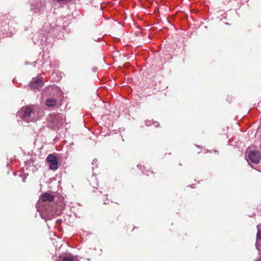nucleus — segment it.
I'll list each match as a JSON object with an SVG mask.
<instances>
[{"instance_id": "dca6fc26", "label": "nucleus", "mask_w": 261, "mask_h": 261, "mask_svg": "<svg viewBox=\"0 0 261 261\" xmlns=\"http://www.w3.org/2000/svg\"><path fill=\"white\" fill-rule=\"evenodd\" d=\"M25 178H23V181H24Z\"/></svg>"}, {"instance_id": "2eb2a0df", "label": "nucleus", "mask_w": 261, "mask_h": 261, "mask_svg": "<svg viewBox=\"0 0 261 261\" xmlns=\"http://www.w3.org/2000/svg\"><path fill=\"white\" fill-rule=\"evenodd\" d=\"M255 261H261V258L256 260Z\"/></svg>"}, {"instance_id": "0eeeda50", "label": "nucleus", "mask_w": 261, "mask_h": 261, "mask_svg": "<svg viewBox=\"0 0 261 261\" xmlns=\"http://www.w3.org/2000/svg\"><path fill=\"white\" fill-rule=\"evenodd\" d=\"M57 99L55 98H48L46 101V105L47 107H52L55 106L57 104Z\"/></svg>"}, {"instance_id": "9d476101", "label": "nucleus", "mask_w": 261, "mask_h": 261, "mask_svg": "<svg viewBox=\"0 0 261 261\" xmlns=\"http://www.w3.org/2000/svg\"><path fill=\"white\" fill-rule=\"evenodd\" d=\"M35 4V2H34V1H32V3H31V5H32V8L31 9L32 10H34L35 11V13H37L38 12V11L37 10V8H36L35 7H33V5Z\"/></svg>"}, {"instance_id": "423d86ee", "label": "nucleus", "mask_w": 261, "mask_h": 261, "mask_svg": "<svg viewBox=\"0 0 261 261\" xmlns=\"http://www.w3.org/2000/svg\"><path fill=\"white\" fill-rule=\"evenodd\" d=\"M54 199V196L48 193H45L42 195L40 200H39V204H42V202L44 203L48 202L53 201Z\"/></svg>"}, {"instance_id": "f3484780", "label": "nucleus", "mask_w": 261, "mask_h": 261, "mask_svg": "<svg viewBox=\"0 0 261 261\" xmlns=\"http://www.w3.org/2000/svg\"><path fill=\"white\" fill-rule=\"evenodd\" d=\"M257 228L258 229V228H259V225H257Z\"/></svg>"}, {"instance_id": "39448f33", "label": "nucleus", "mask_w": 261, "mask_h": 261, "mask_svg": "<svg viewBox=\"0 0 261 261\" xmlns=\"http://www.w3.org/2000/svg\"><path fill=\"white\" fill-rule=\"evenodd\" d=\"M43 83L42 81L37 77H34L32 79L30 84L31 89L34 91H39L43 87Z\"/></svg>"}, {"instance_id": "4468645a", "label": "nucleus", "mask_w": 261, "mask_h": 261, "mask_svg": "<svg viewBox=\"0 0 261 261\" xmlns=\"http://www.w3.org/2000/svg\"><path fill=\"white\" fill-rule=\"evenodd\" d=\"M97 161V160H94L93 161L92 164L93 165L94 163H96Z\"/></svg>"}, {"instance_id": "ddd939ff", "label": "nucleus", "mask_w": 261, "mask_h": 261, "mask_svg": "<svg viewBox=\"0 0 261 261\" xmlns=\"http://www.w3.org/2000/svg\"><path fill=\"white\" fill-rule=\"evenodd\" d=\"M153 124L155 125V127L158 126L159 125L158 122H154Z\"/></svg>"}, {"instance_id": "9b49d317", "label": "nucleus", "mask_w": 261, "mask_h": 261, "mask_svg": "<svg viewBox=\"0 0 261 261\" xmlns=\"http://www.w3.org/2000/svg\"><path fill=\"white\" fill-rule=\"evenodd\" d=\"M145 124L147 126H149V125H151V124H152V122L151 121H149V120H146L145 121Z\"/></svg>"}, {"instance_id": "1a4fd4ad", "label": "nucleus", "mask_w": 261, "mask_h": 261, "mask_svg": "<svg viewBox=\"0 0 261 261\" xmlns=\"http://www.w3.org/2000/svg\"><path fill=\"white\" fill-rule=\"evenodd\" d=\"M256 240H257V241L258 240H261V229L260 230L258 229V232H257V235H256Z\"/></svg>"}, {"instance_id": "7ed1b4c3", "label": "nucleus", "mask_w": 261, "mask_h": 261, "mask_svg": "<svg viewBox=\"0 0 261 261\" xmlns=\"http://www.w3.org/2000/svg\"><path fill=\"white\" fill-rule=\"evenodd\" d=\"M46 161L49 164V167L50 170L55 171L58 168V162L55 155L49 154L46 158Z\"/></svg>"}, {"instance_id": "6e6552de", "label": "nucleus", "mask_w": 261, "mask_h": 261, "mask_svg": "<svg viewBox=\"0 0 261 261\" xmlns=\"http://www.w3.org/2000/svg\"><path fill=\"white\" fill-rule=\"evenodd\" d=\"M62 261H75V258L73 256L69 255L64 257Z\"/></svg>"}, {"instance_id": "f03ea898", "label": "nucleus", "mask_w": 261, "mask_h": 261, "mask_svg": "<svg viewBox=\"0 0 261 261\" xmlns=\"http://www.w3.org/2000/svg\"><path fill=\"white\" fill-rule=\"evenodd\" d=\"M48 120L53 124V129H56L60 127L63 124L65 117L63 114H53L49 116Z\"/></svg>"}, {"instance_id": "20e7f679", "label": "nucleus", "mask_w": 261, "mask_h": 261, "mask_svg": "<svg viewBox=\"0 0 261 261\" xmlns=\"http://www.w3.org/2000/svg\"><path fill=\"white\" fill-rule=\"evenodd\" d=\"M248 156L250 162L254 164L259 163L261 159L260 152L257 150L251 151Z\"/></svg>"}, {"instance_id": "f257e3e1", "label": "nucleus", "mask_w": 261, "mask_h": 261, "mask_svg": "<svg viewBox=\"0 0 261 261\" xmlns=\"http://www.w3.org/2000/svg\"><path fill=\"white\" fill-rule=\"evenodd\" d=\"M22 119L26 122H36L39 119V108L36 106H27L22 108Z\"/></svg>"}, {"instance_id": "f8f14e48", "label": "nucleus", "mask_w": 261, "mask_h": 261, "mask_svg": "<svg viewBox=\"0 0 261 261\" xmlns=\"http://www.w3.org/2000/svg\"><path fill=\"white\" fill-rule=\"evenodd\" d=\"M255 247H256V248L258 250L259 253L260 254V249L259 248V247H258V245L257 244V242H256Z\"/></svg>"}]
</instances>
